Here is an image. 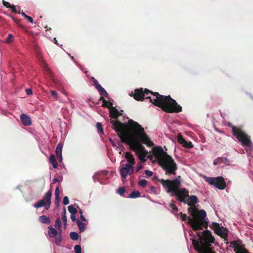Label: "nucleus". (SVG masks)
Returning <instances> with one entry per match:
<instances>
[{"instance_id": "1", "label": "nucleus", "mask_w": 253, "mask_h": 253, "mask_svg": "<svg viewBox=\"0 0 253 253\" xmlns=\"http://www.w3.org/2000/svg\"><path fill=\"white\" fill-rule=\"evenodd\" d=\"M111 123L122 141L129 145L141 161L145 162L148 152L138 141L149 146L154 144L145 133L143 128L133 121H129L127 124H123L116 120L112 121Z\"/></svg>"}, {"instance_id": "2", "label": "nucleus", "mask_w": 253, "mask_h": 253, "mask_svg": "<svg viewBox=\"0 0 253 253\" xmlns=\"http://www.w3.org/2000/svg\"><path fill=\"white\" fill-rule=\"evenodd\" d=\"M148 97H149L150 102L161 107L165 112L178 113L182 110V107L169 96H162L156 93V94H151Z\"/></svg>"}, {"instance_id": "3", "label": "nucleus", "mask_w": 253, "mask_h": 253, "mask_svg": "<svg viewBox=\"0 0 253 253\" xmlns=\"http://www.w3.org/2000/svg\"><path fill=\"white\" fill-rule=\"evenodd\" d=\"M153 156L157 159L160 166L166 171L168 174H175L177 165L174 160L166 152H164L161 147L154 148L152 152Z\"/></svg>"}, {"instance_id": "4", "label": "nucleus", "mask_w": 253, "mask_h": 253, "mask_svg": "<svg viewBox=\"0 0 253 253\" xmlns=\"http://www.w3.org/2000/svg\"><path fill=\"white\" fill-rule=\"evenodd\" d=\"M180 176L173 180H160L163 186L167 189L168 193H171L172 196H176L179 200L184 201L188 196L189 192L185 188L179 189L181 184Z\"/></svg>"}, {"instance_id": "5", "label": "nucleus", "mask_w": 253, "mask_h": 253, "mask_svg": "<svg viewBox=\"0 0 253 253\" xmlns=\"http://www.w3.org/2000/svg\"><path fill=\"white\" fill-rule=\"evenodd\" d=\"M190 216L188 217V223L194 230L203 228L205 223L206 212L204 210H199L195 207H190L188 210Z\"/></svg>"}, {"instance_id": "6", "label": "nucleus", "mask_w": 253, "mask_h": 253, "mask_svg": "<svg viewBox=\"0 0 253 253\" xmlns=\"http://www.w3.org/2000/svg\"><path fill=\"white\" fill-rule=\"evenodd\" d=\"M214 237L209 231H205L200 238V244L198 242L194 240L193 245L195 249L200 253H214L211 251L210 243L214 242Z\"/></svg>"}, {"instance_id": "7", "label": "nucleus", "mask_w": 253, "mask_h": 253, "mask_svg": "<svg viewBox=\"0 0 253 253\" xmlns=\"http://www.w3.org/2000/svg\"><path fill=\"white\" fill-rule=\"evenodd\" d=\"M232 129L234 135L243 145L251 146L252 142L250 137L244 131L236 126H232Z\"/></svg>"}, {"instance_id": "8", "label": "nucleus", "mask_w": 253, "mask_h": 253, "mask_svg": "<svg viewBox=\"0 0 253 253\" xmlns=\"http://www.w3.org/2000/svg\"><path fill=\"white\" fill-rule=\"evenodd\" d=\"M206 180L219 189H223L226 187V183L222 177H206Z\"/></svg>"}, {"instance_id": "9", "label": "nucleus", "mask_w": 253, "mask_h": 253, "mask_svg": "<svg viewBox=\"0 0 253 253\" xmlns=\"http://www.w3.org/2000/svg\"><path fill=\"white\" fill-rule=\"evenodd\" d=\"M156 94V93H153L147 89L143 90L142 89H138L135 90L133 97L136 100H142L144 98L149 99L148 96Z\"/></svg>"}, {"instance_id": "10", "label": "nucleus", "mask_w": 253, "mask_h": 253, "mask_svg": "<svg viewBox=\"0 0 253 253\" xmlns=\"http://www.w3.org/2000/svg\"><path fill=\"white\" fill-rule=\"evenodd\" d=\"M134 170L132 166L126 164L120 169V173L121 176L126 178L128 174H131Z\"/></svg>"}, {"instance_id": "11", "label": "nucleus", "mask_w": 253, "mask_h": 253, "mask_svg": "<svg viewBox=\"0 0 253 253\" xmlns=\"http://www.w3.org/2000/svg\"><path fill=\"white\" fill-rule=\"evenodd\" d=\"M214 230L215 232L222 238H225L227 237V231L223 227H220L218 225L215 224L214 225Z\"/></svg>"}, {"instance_id": "12", "label": "nucleus", "mask_w": 253, "mask_h": 253, "mask_svg": "<svg viewBox=\"0 0 253 253\" xmlns=\"http://www.w3.org/2000/svg\"><path fill=\"white\" fill-rule=\"evenodd\" d=\"M233 248L235 253H249L248 251L243 246L239 245L237 243H232Z\"/></svg>"}, {"instance_id": "13", "label": "nucleus", "mask_w": 253, "mask_h": 253, "mask_svg": "<svg viewBox=\"0 0 253 253\" xmlns=\"http://www.w3.org/2000/svg\"><path fill=\"white\" fill-rule=\"evenodd\" d=\"M178 142L185 148H192L193 145L190 142L186 141L182 136L181 135L179 134L177 136Z\"/></svg>"}, {"instance_id": "14", "label": "nucleus", "mask_w": 253, "mask_h": 253, "mask_svg": "<svg viewBox=\"0 0 253 253\" xmlns=\"http://www.w3.org/2000/svg\"><path fill=\"white\" fill-rule=\"evenodd\" d=\"M22 123L25 126H30L32 124V120L30 117L25 114L20 116Z\"/></svg>"}, {"instance_id": "15", "label": "nucleus", "mask_w": 253, "mask_h": 253, "mask_svg": "<svg viewBox=\"0 0 253 253\" xmlns=\"http://www.w3.org/2000/svg\"><path fill=\"white\" fill-rule=\"evenodd\" d=\"M52 195V191L49 190L44 195L42 200L44 201L45 203L47 205L46 210L49 209V206L51 204V197Z\"/></svg>"}, {"instance_id": "16", "label": "nucleus", "mask_w": 253, "mask_h": 253, "mask_svg": "<svg viewBox=\"0 0 253 253\" xmlns=\"http://www.w3.org/2000/svg\"><path fill=\"white\" fill-rule=\"evenodd\" d=\"M62 148L63 145L61 143H59L57 145L56 149V154L57 156L58 157L59 160L60 161V162H62L63 160L62 156Z\"/></svg>"}, {"instance_id": "17", "label": "nucleus", "mask_w": 253, "mask_h": 253, "mask_svg": "<svg viewBox=\"0 0 253 253\" xmlns=\"http://www.w3.org/2000/svg\"><path fill=\"white\" fill-rule=\"evenodd\" d=\"M125 158L126 159L129 165L132 166L135 164L134 158L133 156L129 152H126L125 154Z\"/></svg>"}, {"instance_id": "18", "label": "nucleus", "mask_w": 253, "mask_h": 253, "mask_svg": "<svg viewBox=\"0 0 253 253\" xmlns=\"http://www.w3.org/2000/svg\"><path fill=\"white\" fill-rule=\"evenodd\" d=\"M49 162L52 165L54 169H57L58 167V164L55 159V157L53 154H51L50 155L49 158Z\"/></svg>"}, {"instance_id": "19", "label": "nucleus", "mask_w": 253, "mask_h": 253, "mask_svg": "<svg viewBox=\"0 0 253 253\" xmlns=\"http://www.w3.org/2000/svg\"><path fill=\"white\" fill-rule=\"evenodd\" d=\"M43 206H44L46 209L47 205L42 199L39 201L34 205V207L36 208H39Z\"/></svg>"}, {"instance_id": "20", "label": "nucleus", "mask_w": 253, "mask_h": 253, "mask_svg": "<svg viewBox=\"0 0 253 253\" xmlns=\"http://www.w3.org/2000/svg\"><path fill=\"white\" fill-rule=\"evenodd\" d=\"M97 89L99 91L101 94L102 95H103L104 96H107L108 93L106 92V91L101 86V85L99 84H97V85H95Z\"/></svg>"}, {"instance_id": "21", "label": "nucleus", "mask_w": 253, "mask_h": 253, "mask_svg": "<svg viewBox=\"0 0 253 253\" xmlns=\"http://www.w3.org/2000/svg\"><path fill=\"white\" fill-rule=\"evenodd\" d=\"M198 202V199L196 196H191L189 197V200L187 202L188 205H194Z\"/></svg>"}, {"instance_id": "22", "label": "nucleus", "mask_w": 253, "mask_h": 253, "mask_svg": "<svg viewBox=\"0 0 253 253\" xmlns=\"http://www.w3.org/2000/svg\"><path fill=\"white\" fill-rule=\"evenodd\" d=\"M48 228L49 231H48V234L50 237H54L58 235L57 231L54 228L49 226L48 227Z\"/></svg>"}, {"instance_id": "23", "label": "nucleus", "mask_w": 253, "mask_h": 253, "mask_svg": "<svg viewBox=\"0 0 253 253\" xmlns=\"http://www.w3.org/2000/svg\"><path fill=\"white\" fill-rule=\"evenodd\" d=\"M120 115L118 110L116 109H112L110 111V116L114 118H116Z\"/></svg>"}, {"instance_id": "24", "label": "nucleus", "mask_w": 253, "mask_h": 253, "mask_svg": "<svg viewBox=\"0 0 253 253\" xmlns=\"http://www.w3.org/2000/svg\"><path fill=\"white\" fill-rule=\"evenodd\" d=\"M140 196V193L138 191L132 192L129 196L130 198H136Z\"/></svg>"}, {"instance_id": "25", "label": "nucleus", "mask_w": 253, "mask_h": 253, "mask_svg": "<svg viewBox=\"0 0 253 253\" xmlns=\"http://www.w3.org/2000/svg\"><path fill=\"white\" fill-rule=\"evenodd\" d=\"M40 220L43 223H48L50 222L49 218L45 215H42L40 217Z\"/></svg>"}, {"instance_id": "26", "label": "nucleus", "mask_w": 253, "mask_h": 253, "mask_svg": "<svg viewBox=\"0 0 253 253\" xmlns=\"http://www.w3.org/2000/svg\"><path fill=\"white\" fill-rule=\"evenodd\" d=\"M62 219L64 222V225L65 226L67 225V216H66V211L65 208H64L62 214Z\"/></svg>"}, {"instance_id": "27", "label": "nucleus", "mask_w": 253, "mask_h": 253, "mask_svg": "<svg viewBox=\"0 0 253 253\" xmlns=\"http://www.w3.org/2000/svg\"><path fill=\"white\" fill-rule=\"evenodd\" d=\"M77 223L78 224V225L79 227L80 230L81 231H84L85 228V224L84 222H82L79 220H77Z\"/></svg>"}, {"instance_id": "28", "label": "nucleus", "mask_w": 253, "mask_h": 253, "mask_svg": "<svg viewBox=\"0 0 253 253\" xmlns=\"http://www.w3.org/2000/svg\"><path fill=\"white\" fill-rule=\"evenodd\" d=\"M21 14L22 15V16L24 18H25L26 19H27L29 22H30L31 23L33 24L34 23V20L33 19V18L29 16H28L24 12H22L21 13Z\"/></svg>"}, {"instance_id": "29", "label": "nucleus", "mask_w": 253, "mask_h": 253, "mask_svg": "<svg viewBox=\"0 0 253 253\" xmlns=\"http://www.w3.org/2000/svg\"><path fill=\"white\" fill-rule=\"evenodd\" d=\"M68 209L71 214H76L77 212V209L73 206H69Z\"/></svg>"}, {"instance_id": "30", "label": "nucleus", "mask_w": 253, "mask_h": 253, "mask_svg": "<svg viewBox=\"0 0 253 253\" xmlns=\"http://www.w3.org/2000/svg\"><path fill=\"white\" fill-rule=\"evenodd\" d=\"M13 41V36L11 34L8 35L7 38L6 39L5 42L9 44Z\"/></svg>"}, {"instance_id": "31", "label": "nucleus", "mask_w": 253, "mask_h": 253, "mask_svg": "<svg viewBox=\"0 0 253 253\" xmlns=\"http://www.w3.org/2000/svg\"><path fill=\"white\" fill-rule=\"evenodd\" d=\"M70 237L74 240H77L79 238L78 234L75 232H71L70 233Z\"/></svg>"}, {"instance_id": "32", "label": "nucleus", "mask_w": 253, "mask_h": 253, "mask_svg": "<svg viewBox=\"0 0 253 253\" xmlns=\"http://www.w3.org/2000/svg\"><path fill=\"white\" fill-rule=\"evenodd\" d=\"M147 181L145 179H141L139 181V186L144 187L147 185Z\"/></svg>"}, {"instance_id": "33", "label": "nucleus", "mask_w": 253, "mask_h": 253, "mask_svg": "<svg viewBox=\"0 0 253 253\" xmlns=\"http://www.w3.org/2000/svg\"><path fill=\"white\" fill-rule=\"evenodd\" d=\"M55 237V243L57 245H58L61 241V235L60 233H59L58 235H56Z\"/></svg>"}, {"instance_id": "34", "label": "nucleus", "mask_w": 253, "mask_h": 253, "mask_svg": "<svg viewBox=\"0 0 253 253\" xmlns=\"http://www.w3.org/2000/svg\"><path fill=\"white\" fill-rule=\"evenodd\" d=\"M55 226L58 229H60L61 227V222L59 218H57L56 220Z\"/></svg>"}, {"instance_id": "35", "label": "nucleus", "mask_w": 253, "mask_h": 253, "mask_svg": "<svg viewBox=\"0 0 253 253\" xmlns=\"http://www.w3.org/2000/svg\"><path fill=\"white\" fill-rule=\"evenodd\" d=\"M125 192L126 190L124 187H119L117 190V193L120 195H123Z\"/></svg>"}, {"instance_id": "36", "label": "nucleus", "mask_w": 253, "mask_h": 253, "mask_svg": "<svg viewBox=\"0 0 253 253\" xmlns=\"http://www.w3.org/2000/svg\"><path fill=\"white\" fill-rule=\"evenodd\" d=\"M75 253H82L81 247L80 245H76L74 247Z\"/></svg>"}, {"instance_id": "37", "label": "nucleus", "mask_w": 253, "mask_h": 253, "mask_svg": "<svg viewBox=\"0 0 253 253\" xmlns=\"http://www.w3.org/2000/svg\"><path fill=\"white\" fill-rule=\"evenodd\" d=\"M96 127L101 133H103V130L101 123H97L96 124Z\"/></svg>"}, {"instance_id": "38", "label": "nucleus", "mask_w": 253, "mask_h": 253, "mask_svg": "<svg viewBox=\"0 0 253 253\" xmlns=\"http://www.w3.org/2000/svg\"><path fill=\"white\" fill-rule=\"evenodd\" d=\"M55 195L56 198L57 199H59V195H60V191H59V187H57L56 188L55 192Z\"/></svg>"}, {"instance_id": "39", "label": "nucleus", "mask_w": 253, "mask_h": 253, "mask_svg": "<svg viewBox=\"0 0 253 253\" xmlns=\"http://www.w3.org/2000/svg\"><path fill=\"white\" fill-rule=\"evenodd\" d=\"M143 168V166L141 163H138L136 167V171L138 172L140 169H141Z\"/></svg>"}, {"instance_id": "40", "label": "nucleus", "mask_w": 253, "mask_h": 253, "mask_svg": "<svg viewBox=\"0 0 253 253\" xmlns=\"http://www.w3.org/2000/svg\"><path fill=\"white\" fill-rule=\"evenodd\" d=\"M62 92L67 97V99H68V103H70V104H72V102H71V100L70 99V98L68 97V94L67 93V92L65 90H63L62 91Z\"/></svg>"}, {"instance_id": "41", "label": "nucleus", "mask_w": 253, "mask_h": 253, "mask_svg": "<svg viewBox=\"0 0 253 253\" xmlns=\"http://www.w3.org/2000/svg\"><path fill=\"white\" fill-rule=\"evenodd\" d=\"M145 173L148 177H151L153 174V172L149 170H146Z\"/></svg>"}, {"instance_id": "42", "label": "nucleus", "mask_w": 253, "mask_h": 253, "mask_svg": "<svg viewBox=\"0 0 253 253\" xmlns=\"http://www.w3.org/2000/svg\"><path fill=\"white\" fill-rule=\"evenodd\" d=\"M50 92H51V95H52V96H53L55 98H56V99H57V100L58 99V94H57V93L56 91H54V90H51V91H50Z\"/></svg>"}, {"instance_id": "43", "label": "nucleus", "mask_w": 253, "mask_h": 253, "mask_svg": "<svg viewBox=\"0 0 253 253\" xmlns=\"http://www.w3.org/2000/svg\"><path fill=\"white\" fill-rule=\"evenodd\" d=\"M63 202L65 205H67L69 204V199H68V197L65 196V197H64Z\"/></svg>"}, {"instance_id": "44", "label": "nucleus", "mask_w": 253, "mask_h": 253, "mask_svg": "<svg viewBox=\"0 0 253 253\" xmlns=\"http://www.w3.org/2000/svg\"><path fill=\"white\" fill-rule=\"evenodd\" d=\"M222 161L223 159L222 158H218L214 161L213 164L216 165L219 163H220L221 162H222Z\"/></svg>"}, {"instance_id": "45", "label": "nucleus", "mask_w": 253, "mask_h": 253, "mask_svg": "<svg viewBox=\"0 0 253 253\" xmlns=\"http://www.w3.org/2000/svg\"><path fill=\"white\" fill-rule=\"evenodd\" d=\"M80 214H81V216H80V218L81 219V220L83 221H86V219L84 217V216L83 215V211L82 210H80Z\"/></svg>"}, {"instance_id": "46", "label": "nucleus", "mask_w": 253, "mask_h": 253, "mask_svg": "<svg viewBox=\"0 0 253 253\" xmlns=\"http://www.w3.org/2000/svg\"><path fill=\"white\" fill-rule=\"evenodd\" d=\"M3 4L5 7L7 8H10L12 5L8 2H6L4 0H3Z\"/></svg>"}, {"instance_id": "47", "label": "nucleus", "mask_w": 253, "mask_h": 253, "mask_svg": "<svg viewBox=\"0 0 253 253\" xmlns=\"http://www.w3.org/2000/svg\"><path fill=\"white\" fill-rule=\"evenodd\" d=\"M180 217L181 218V219L182 220H186L187 219V216L185 214H183L182 213H180Z\"/></svg>"}, {"instance_id": "48", "label": "nucleus", "mask_w": 253, "mask_h": 253, "mask_svg": "<svg viewBox=\"0 0 253 253\" xmlns=\"http://www.w3.org/2000/svg\"><path fill=\"white\" fill-rule=\"evenodd\" d=\"M10 8H11L12 11L14 12H17L16 6L12 5L10 7Z\"/></svg>"}, {"instance_id": "49", "label": "nucleus", "mask_w": 253, "mask_h": 253, "mask_svg": "<svg viewBox=\"0 0 253 253\" xmlns=\"http://www.w3.org/2000/svg\"><path fill=\"white\" fill-rule=\"evenodd\" d=\"M26 93L28 95H32V90L31 89H27L26 90Z\"/></svg>"}, {"instance_id": "50", "label": "nucleus", "mask_w": 253, "mask_h": 253, "mask_svg": "<svg viewBox=\"0 0 253 253\" xmlns=\"http://www.w3.org/2000/svg\"><path fill=\"white\" fill-rule=\"evenodd\" d=\"M75 214H71V218L73 221H77V220L76 219Z\"/></svg>"}, {"instance_id": "51", "label": "nucleus", "mask_w": 253, "mask_h": 253, "mask_svg": "<svg viewBox=\"0 0 253 253\" xmlns=\"http://www.w3.org/2000/svg\"><path fill=\"white\" fill-rule=\"evenodd\" d=\"M92 82H93V84H94L95 86L97 85V84H99L98 82L94 78L92 77L91 78Z\"/></svg>"}, {"instance_id": "52", "label": "nucleus", "mask_w": 253, "mask_h": 253, "mask_svg": "<svg viewBox=\"0 0 253 253\" xmlns=\"http://www.w3.org/2000/svg\"><path fill=\"white\" fill-rule=\"evenodd\" d=\"M106 103H105V102H104V103L103 105H106Z\"/></svg>"}, {"instance_id": "53", "label": "nucleus", "mask_w": 253, "mask_h": 253, "mask_svg": "<svg viewBox=\"0 0 253 253\" xmlns=\"http://www.w3.org/2000/svg\"><path fill=\"white\" fill-rule=\"evenodd\" d=\"M104 101L105 103H107V102L106 101H105V100H104Z\"/></svg>"}]
</instances>
